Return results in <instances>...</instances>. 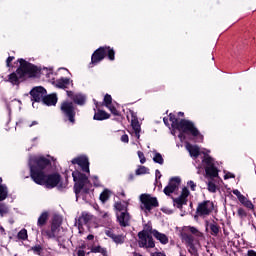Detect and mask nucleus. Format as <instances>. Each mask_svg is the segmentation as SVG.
<instances>
[{"instance_id": "nucleus-1", "label": "nucleus", "mask_w": 256, "mask_h": 256, "mask_svg": "<svg viewBox=\"0 0 256 256\" xmlns=\"http://www.w3.org/2000/svg\"><path fill=\"white\" fill-rule=\"evenodd\" d=\"M53 161V157L45 158L43 156H31L29 160L31 179L37 185H46L48 189H53V187H58V189H63V184L61 183V176L59 174H45V168L47 165Z\"/></svg>"}, {"instance_id": "nucleus-2", "label": "nucleus", "mask_w": 256, "mask_h": 256, "mask_svg": "<svg viewBox=\"0 0 256 256\" xmlns=\"http://www.w3.org/2000/svg\"><path fill=\"white\" fill-rule=\"evenodd\" d=\"M18 63H20V66L16 72L9 75V82L12 83V85H19L25 77H35V75L39 73V68H37V66L23 59H19Z\"/></svg>"}, {"instance_id": "nucleus-3", "label": "nucleus", "mask_w": 256, "mask_h": 256, "mask_svg": "<svg viewBox=\"0 0 256 256\" xmlns=\"http://www.w3.org/2000/svg\"><path fill=\"white\" fill-rule=\"evenodd\" d=\"M186 149L190 153V156L194 157V159H197L200 153L204 155V159L202 160V162L204 163V165H206L205 171L206 174L209 175V177H217V175H219L215 164H213V158L207 155L208 153H211V151L207 149L201 150L199 149V146L191 145L189 143H186Z\"/></svg>"}, {"instance_id": "nucleus-4", "label": "nucleus", "mask_w": 256, "mask_h": 256, "mask_svg": "<svg viewBox=\"0 0 256 256\" xmlns=\"http://www.w3.org/2000/svg\"><path fill=\"white\" fill-rule=\"evenodd\" d=\"M170 121L172 123L173 129H178L180 134L178 135L180 141H185V134L183 133H191L193 137H199L200 141H203V135L199 133V130L196 129L193 122L189 120H179L176 119L175 114H170Z\"/></svg>"}, {"instance_id": "nucleus-5", "label": "nucleus", "mask_w": 256, "mask_h": 256, "mask_svg": "<svg viewBox=\"0 0 256 256\" xmlns=\"http://www.w3.org/2000/svg\"><path fill=\"white\" fill-rule=\"evenodd\" d=\"M72 177L76 183L74 186L76 198L79 199V197H82L83 199H87V195H89L92 187L91 181L80 171H74Z\"/></svg>"}, {"instance_id": "nucleus-6", "label": "nucleus", "mask_w": 256, "mask_h": 256, "mask_svg": "<svg viewBox=\"0 0 256 256\" xmlns=\"http://www.w3.org/2000/svg\"><path fill=\"white\" fill-rule=\"evenodd\" d=\"M108 56L110 61H115V50L113 48L105 46L98 48L92 55L91 63L92 65H97L100 61L105 59V56Z\"/></svg>"}, {"instance_id": "nucleus-7", "label": "nucleus", "mask_w": 256, "mask_h": 256, "mask_svg": "<svg viewBox=\"0 0 256 256\" xmlns=\"http://www.w3.org/2000/svg\"><path fill=\"white\" fill-rule=\"evenodd\" d=\"M114 207L116 211H118L116 216L121 227H127L129 225V221H131V216L127 212V204L116 202Z\"/></svg>"}, {"instance_id": "nucleus-8", "label": "nucleus", "mask_w": 256, "mask_h": 256, "mask_svg": "<svg viewBox=\"0 0 256 256\" xmlns=\"http://www.w3.org/2000/svg\"><path fill=\"white\" fill-rule=\"evenodd\" d=\"M42 235H46L48 239H55L59 241L61 239V218L55 217L53 219L51 229L42 231Z\"/></svg>"}, {"instance_id": "nucleus-9", "label": "nucleus", "mask_w": 256, "mask_h": 256, "mask_svg": "<svg viewBox=\"0 0 256 256\" xmlns=\"http://www.w3.org/2000/svg\"><path fill=\"white\" fill-rule=\"evenodd\" d=\"M141 206L140 208L142 211H145V213H149L153 207H159V202L157 201V198L149 195V194H142L140 196Z\"/></svg>"}, {"instance_id": "nucleus-10", "label": "nucleus", "mask_w": 256, "mask_h": 256, "mask_svg": "<svg viewBox=\"0 0 256 256\" xmlns=\"http://www.w3.org/2000/svg\"><path fill=\"white\" fill-rule=\"evenodd\" d=\"M183 233L181 234L182 241H185L186 245H193L195 238H193L192 235H195L196 237H203V233H201L197 228L186 226L183 229ZM188 233H192V235H189Z\"/></svg>"}, {"instance_id": "nucleus-11", "label": "nucleus", "mask_w": 256, "mask_h": 256, "mask_svg": "<svg viewBox=\"0 0 256 256\" xmlns=\"http://www.w3.org/2000/svg\"><path fill=\"white\" fill-rule=\"evenodd\" d=\"M61 113L64 115V117H67L70 123H75V105L73 102L64 101L62 102L61 106Z\"/></svg>"}, {"instance_id": "nucleus-12", "label": "nucleus", "mask_w": 256, "mask_h": 256, "mask_svg": "<svg viewBox=\"0 0 256 256\" xmlns=\"http://www.w3.org/2000/svg\"><path fill=\"white\" fill-rule=\"evenodd\" d=\"M138 237L139 247H146L147 249H153V247H155V242L153 241V237L149 235V232H139Z\"/></svg>"}, {"instance_id": "nucleus-13", "label": "nucleus", "mask_w": 256, "mask_h": 256, "mask_svg": "<svg viewBox=\"0 0 256 256\" xmlns=\"http://www.w3.org/2000/svg\"><path fill=\"white\" fill-rule=\"evenodd\" d=\"M213 209H215V205L213 204V202L206 200L198 204L197 215H199L200 217H206V215H209L213 212Z\"/></svg>"}, {"instance_id": "nucleus-14", "label": "nucleus", "mask_w": 256, "mask_h": 256, "mask_svg": "<svg viewBox=\"0 0 256 256\" xmlns=\"http://www.w3.org/2000/svg\"><path fill=\"white\" fill-rule=\"evenodd\" d=\"M32 96V101H35L36 103H40V101L43 102V99L47 95V90L45 88L38 86L31 90L30 92Z\"/></svg>"}, {"instance_id": "nucleus-15", "label": "nucleus", "mask_w": 256, "mask_h": 256, "mask_svg": "<svg viewBox=\"0 0 256 256\" xmlns=\"http://www.w3.org/2000/svg\"><path fill=\"white\" fill-rule=\"evenodd\" d=\"M181 184V178L174 177L171 178L169 184L164 188L165 195H171V193H175L177 189H179V185Z\"/></svg>"}, {"instance_id": "nucleus-16", "label": "nucleus", "mask_w": 256, "mask_h": 256, "mask_svg": "<svg viewBox=\"0 0 256 256\" xmlns=\"http://www.w3.org/2000/svg\"><path fill=\"white\" fill-rule=\"evenodd\" d=\"M73 165H79L83 173H89V159L86 156H81L72 160Z\"/></svg>"}, {"instance_id": "nucleus-17", "label": "nucleus", "mask_w": 256, "mask_h": 256, "mask_svg": "<svg viewBox=\"0 0 256 256\" xmlns=\"http://www.w3.org/2000/svg\"><path fill=\"white\" fill-rule=\"evenodd\" d=\"M189 193V189L183 188L181 195L178 198L174 199L175 207L181 209L183 205H187V198L189 197Z\"/></svg>"}, {"instance_id": "nucleus-18", "label": "nucleus", "mask_w": 256, "mask_h": 256, "mask_svg": "<svg viewBox=\"0 0 256 256\" xmlns=\"http://www.w3.org/2000/svg\"><path fill=\"white\" fill-rule=\"evenodd\" d=\"M67 95L76 105H85V96L83 94H75L71 91H67Z\"/></svg>"}, {"instance_id": "nucleus-19", "label": "nucleus", "mask_w": 256, "mask_h": 256, "mask_svg": "<svg viewBox=\"0 0 256 256\" xmlns=\"http://www.w3.org/2000/svg\"><path fill=\"white\" fill-rule=\"evenodd\" d=\"M153 237H155V239H157V241H160L162 243V245H167V243H169V238L167 237V235L157 231V230H153L152 232Z\"/></svg>"}, {"instance_id": "nucleus-20", "label": "nucleus", "mask_w": 256, "mask_h": 256, "mask_svg": "<svg viewBox=\"0 0 256 256\" xmlns=\"http://www.w3.org/2000/svg\"><path fill=\"white\" fill-rule=\"evenodd\" d=\"M42 103H44V105H48V106L57 105V95L51 94V95L44 96Z\"/></svg>"}, {"instance_id": "nucleus-21", "label": "nucleus", "mask_w": 256, "mask_h": 256, "mask_svg": "<svg viewBox=\"0 0 256 256\" xmlns=\"http://www.w3.org/2000/svg\"><path fill=\"white\" fill-rule=\"evenodd\" d=\"M69 85H71L69 78H60L56 81V87H58V89H67Z\"/></svg>"}, {"instance_id": "nucleus-22", "label": "nucleus", "mask_w": 256, "mask_h": 256, "mask_svg": "<svg viewBox=\"0 0 256 256\" xmlns=\"http://www.w3.org/2000/svg\"><path fill=\"white\" fill-rule=\"evenodd\" d=\"M131 126L134 131L133 134L137 139H139L141 137V125H139V121L135 119L132 120Z\"/></svg>"}, {"instance_id": "nucleus-23", "label": "nucleus", "mask_w": 256, "mask_h": 256, "mask_svg": "<svg viewBox=\"0 0 256 256\" xmlns=\"http://www.w3.org/2000/svg\"><path fill=\"white\" fill-rule=\"evenodd\" d=\"M105 233L107 237H110V239L113 240L114 243H123L124 241L123 236L115 235L111 230H106Z\"/></svg>"}, {"instance_id": "nucleus-24", "label": "nucleus", "mask_w": 256, "mask_h": 256, "mask_svg": "<svg viewBox=\"0 0 256 256\" xmlns=\"http://www.w3.org/2000/svg\"><path fill=\"white\" fill-rule=\"evenodd\" d=\"M110 115L103 111V110H98L95 114H94V120L95 121H104V119H109Z\"/></svg>"}, {"instance_id": "nucleus-25", "label": "nucleus", "mask_w": 256, "mask_h": 256, "mask_svg": "<svg viewBox=\"0 0 256 256\" xmlns=\"http://www.w3.org/2000/svg\"><path fill=\"white\" fill-rule=\"evenodd\" d=\"M48 219H49V213L43 212L38 218V221H37L38 227H43L44 225H46Z\"/></svg>"}, {"instance_id": "nucleus-26", "label": "nucleus", "mask_w": 256, "mask_h": 256, "mask_svg": "<svg viewBox=\"0 0 256 256\" xmlns=\"http://www.w3.org/2000/svg\"><path fill=\"white\" fill-rule=\"evenodd\" d=\"M9 191L7 190V186L0 185V201H5L7 199Z\"/></svg>"}, {"instance_id": "nucleus-27", "label": "nucleus", "mask_w": 256, "mask_h": 256, "mask_svg": "<svg viewBox=\"0 0 256 256\" xmlns=\"http://www.w3.org/2000/svg\"><path fill=\"white\" fill-rule=\"evenodd\" d=\"M91 219H92L91 214L83 212L79 218V222L80 223H89V221H91Z\"/></svg>"}, {"instance_id": "nucleus-28", "label": "nucleus", "mask_w": 256, "mask_h": 256, "mask_svg": "<svg viewBox=\"0 0 256 256\" xmlns=\"http://www.w3.org/2000/svg\"><path fill=\"white\" fill-rule=\"evenodd\" d=\"M153 161H154V163H158L159 165H163L164 160H163V156L161 155V153L155 152L154 157H153Z\"/></svg>"}, {"instance_id": "nucleus-29", "label": "nucleus", "mask_w": 256, "mask_h": 256, "mask_svg": "<svg viewBox=\"0 0 256 256\" xmlns=\"http://www.w3.org/2000/svg\"><path fill=\"white\" fill-rule=\"evenodd\" d=\"M91 253H101L102 255H107V250L101 246H94L91 249Z\"/></svg>"}, {"instance_id": "nucleus-30", "label": "nucleus", "mask_w": 256, "mask_h": 256, "mask_svg": "<svg viewBox=\"0 0 256 256\" xmlns=\"http://www.w3.org/2000/svg\"><path fill=\"white\" fill-rule=\"evenodd\" d=\"M7 213H9V207H7L5 203L0 202V216L4 217Z\"/></svg>"}, {"instance_id": "nucleus-31", "label": "nucleus", "mask_w": 256, "mask_h": 256, "mask_svg": "<svg viewBox=\"0 0 256 256\" xmlns=\"http://www.w3.org/2000/svg\"><path fill=\"white\" fill-rule=\"evenodd\" d=\"M18 239H21L22 241H27L28 235H27V229H22L18 232L17 235Z\"/></svg>"}, {"instance_id": "nucleus-32", "label": "nucleus", "mask_w": 256, "mask_h": 256, "mask_svg": "<svg viewBox=\"0 0 256 256\" xmlns=\"http://www.w3.org/2000/svg\"><path fill=\"white\" fill-rule=\"evenodd\" d=\"M147 173H149V168L145 166H139L136 170V175H147Z\"/></svg>"}, {"instance_id": "nucleus-33", "label": "nucleus", "mask_w": 256, "mask_h": 256, "mask_svg": "<svg viewBox=\"0 0 256 256\" xmlns=\"http://www.w3.org/2000/svg\"><path fill=\"white\" fill-rule=\"evenodd\" d=\"M110 191L105 189L101 194H100V201L102 203H105L109 199Z\"/></svg>"}, {"instance_id": "nucleus-34", "label": "nucleus", "mask_w": 256, "mask_h": 256, "mask_svg": "<svg viewBox=\"0 0 256 256\" xmlns=\"http://www.w3.org/2000/svg\"><path fill=\"white\" fill-rule=\"evenodd\" d=\"M209 228L212 232V235H218L219 234V226H217V224L211 223V224H209Z\"/></svg>"}, {"instance_id": "nucleus-35", "label": "nucleus", "mask_w": 256, "mask_h": 256, "mask_svg": "<svg viewBox=\"0 0 256 256\" xmlns=\"http://www.w3.org/2000/svg\"><path fill=\"white\" fill-rule=\"evenodd\" d=\"M113 102V98L111 97V95L106 94L104 97V103H105V107H108L109 105H112L111 103Z\"/></svg>"}, {"instance_id": "nucleus-36", "label": "nucleus", "mask_w": 256, "mask_h": 256, "mask_svg": "<svg viewBox=\"0 0 256 256\" xmlns=\"http://www.w3.org/2000/svg\"><path fill=\"white\" fill-rule=\"evenodd\" d=\"M208 191H210V193L217 192V186L215 185V183H213V182L208 183Z\"/></svg>"}, {"instance_id": "nucleus-37", "label": "nucleus", "mask_w": 256, "mask_h": 256, "mask_svg": "<svg viewBox=\"0 0 256 256\" xmlns=\"http://www.w3.org/2000/svg\"><path fill=\"white\" fill-rule=\"evenodd\" d=\"M188 247H189L188 251H189V253H190L191 255H194V256H197V255H198V254H197V248H195V245H194V244H191V245H189Z\"/></svg>"}, {"instance_id": "nucleus-38", "label": "nucleus", "mask_w": 256, "mask_h": 256, "mask_svg": "<svg viewBox=\"0 0 256 256\" xmlns=\"http://www.w3.org/2000/svg\"><path fill=\"white\" fill-rule=\"evenodd\" d=\"M106 107H107V109H109V111L112 112L113 115H119V111H117V108H115V106H113V104H110Z\"/></svg>"}, {"instance_id": "nucleus-39", "label": "nucleus", "mask_w": 256, "mask_h": 256, "mask_svg": "<svg viewBox=\"0 0 256 256\" xmlns=\"http://www.w3.org/2000/svg\"><path fill=\"white\" fill-rule=\"evenodd\" d=\"M99 217L101 219H106V221H109V213L108 212L100 211L99 212Z\"/></svg>"}, {"instance_id": "nucleus-40", "label": "nucleus", "mask_w": 256, "mask_h": 256, "mask_svg": "<svg viewBox=\"0 0 256 256\" xmlns=\"http://www.w3.org/2000/svg\"><path fill=\"white\" fill-rule=\"evenodd\" d=\"M138 157L140 159V163L143 165L145 163V161H147V159L145 158V154H143V152L138 151Z\"/></svg>"}, {"instance_id": "nucleus-41", "label": "nucleus", "mask_w": 256, "mask_h": 256, "mask_svg": "<svg viewBox=\"0 0 256 256\" xmlns=\"http://www.w3.org/2000/svg\"><path fill=\"white\" fill-rule=\"evenodd\" d=\"M32 251H34L37 255H39L41 251H43V248L41 247V245H36L32 247Z\"/></svg>"}, {"instance_id": "nucleus-42", "label": "nucleus", "mask_w": 256, "mask_h": 256, "mask_svg": "<svg viewBox=\"0 0 256 256\" xmlns=\"http://www.w3.org/2000/svg\"><path fill=\"white\" fill-rule=\"evenodd\" d=\"M238 216H240L241 219L244 217H247V212L243 208L238 209Z\"/></svg>"}, {"instance_id": "nucleus-43", "label": "nucleus", "mask_w": 256, "mask_h": 256, "mask_svg": "<svg viewBox=\"0 0 256 256\" xmlns=\"http://www.w3.org/2000/svg\"><path fill=\"white\" fill-rule=\"evenodd\" d=\"M188 187H190L191 191H195L197 184H195V182H193L192 180L188 181L187 183Z\"/></svg>"}, {"instance_id": "nucleus-44", "label": "nucleus", "mask_w": 256, "mask_h": 256, "mask_svg": "<svg viewBox=\"0 0 256 256\" xmlns=\"http://www.w3.org/2000/svg\"><path fill=\"white\" fill-rule=\"evenodd\" d=\"M93 185L95 187H99L101 184L99 183V178L97 176L92 177Z\"/></svg>"}, {"instance_id": "nucleus-45", "label": "nucleus", "mask_w": 256, "mask_h": 256, "mask_svg": "<svg viewBox=\"0 0 256 256\" xmlns=\"http://www.w3.org/2000/svg\"><path fill=\"white\" fill-rule=\"evenodd\" d=\"M244 207H247V209H254L255 206L253 205V203L250 200H248L244 204Z\"/></svg>"}, {"instance_id": "nucleus-46", "label": "nucleus", "mask_w": 256, "mask_h": 256, "mask_svg": "<svg viewBox=\"0 0 256 256\" xmlns=\"http://www.w3.org/2000/svg\"><path fill=\"white\" fill-rule=\"evenodd\" d=\"M122 143H129V136L127 134H124L121 136Z\"/></svg>"}, {"instance_id": "nucleus-47", "label": "nucleus", "mask_w": 256, "mask_h": 256, "mask_svg": "<svg viewBox=\"0 0 256 256\" xmlns=\"http://www.w3.org/2000/svg\"><path fill=\"white\" fill-rule=\"evenodd\" d=\"M238 200L240 201V203L242 205L246 204L248 201L247 197H245L244 195H242L240 198H238Z\"/></svg>"}, {"instance_id": "nucleus-48", "label": "nucleus", "mask_w": 256, "mask_h": 256, "mask_svg": "<svg viewBox=\"0 0 256 256\" xmlns=\"http://www.w3.org/2000/svg\"><path fill=\"white\" fill-rule=\"evenodd\" d=\"M13 59H15V57H13V56H10L7 58V60H6L7 67H11V61H13Z\"/></svg>"}, {"instance_id": "nucleus-49", "label": "nucleus", "mask_w": 256, "mask_h": 256, "mask_svg": "<svg viewBox=\"0 0 256 256\" xmlns=\"http://www.w3.org/2000/svg\"><path fill=\"white\" fill-rule=\"evenodd\" d=\"M233 194L236 195L238 199L243 196V194H241V192L237 189L233 190Z\"/></svg>"}, {"instance_id": "nucleus-50", "label": "nucleus", "mask_w": 256, "mask_h": 256, "mask_svg": "<svg viewBox=\"0 0 256 256\" xmlns=\"http://www.w3.org/2000/svg\"><path fill=\"white\" fill-rule=\"evenodd\" d=\"M225 179H235V175L234 174H231V173H228L224 176Z\"/></svg>"}, {"instance_id": "nucleus-51", "label": "nucleus", "mask_w": 256, "mask_h": 256, "mask_svg": "<svg viewBox=\"0 0 256 256\" xmlns=\"http://www.w3.org/2000/svg\"><path fill=\"white\" fill-rule=\"evenodd\" d=\"M246 256H256V251L255 250H248Z\"/></svg>"}, {"instance_id": "nucleus-52", "label": "nucleus", "mask_w": 256, "mask_h": 256, "mask_svg": "<svg viewBox=\"0 0 256 256\" xmlns=\"http://www.w3.org/2000/svg\"><path fill=\"white\" fill-rule=\"evenodd\" d=\"M77 255L78 256H85V251L84 250H78Z\"/></svg>"}, {"instance_id": "nucleus-53", "label": "nucleus", "mask_w": 256, "mask_h": 256, "mask_svg": "<svg viewBox=\"0 0 256 256\" xmlns=\"http://www.w3.org/2000/svg\"><path fill=\"white\" fill-rule=\"evenodd\" d=\"M152 256H165V254L161 252H155Z\"/></svg>"}, {"instance_id": "nucleus-54", "label": "nucleus", "mask_w": 256, "mask_h": 256, "mask_svg": "<svg viewBox=\"0 0 256 256\" xmlns=\"http://www.w3.org/2000/svg\"><path fill=\"white\" fill-rule=\"evenodd\" d=\"M156 177L158 179H161V172L159 170H156Z\"/></svg>"}, {"instance_id": "nucleus-55", "label": "nucleus", "mask_w": 256, "mask_h": 256, "mask_svg": "<svg viewBox=\"0 0 256 256\" xmlns=\"http://www.w3.org/2000/svg\"><path fill=\"white\" fill-rule=\"evenodd\" d=\"M21 102H19L18 100H14L12 101V104L11 105H20Z\"/></svg>"}, {"instance_id": "nucleus-56", "label": "nucleus", "mask_w": 256, "mask_h": 256, "mask_svg": "<svg viewBox=\"0 0 256 256\" xmlns=\"http://www.w3.org/2000/svg\"><path fill=\"white\" fill-rule=\"evenodd\" d=\"M94 237H95V236H93V235H88L87 239H88L89 241H91V240L94 239Z\"/></svg>"}, {"instance_id": "nucleus-57", "label": "nucleus", "mask_w": 256, "mask_h": 256, "mask_svg": "<svg viewBox=\"0 0 256 256\" xmlns=\"http://www.w3.org/2000/svg\"><path fill=\"white\" fill-rule=\"evenodd\" d=\"M33 125H37V121H33L32 124L29 125V127H33Z\"/></svg>"}, {"instance_id": "nucleus-58", "label": "nucleus", "mask_w": 256, "mask_h": 256, "mask_svg": "<svg viewBox=\"0 0 256 256\" xmlns=\"http://www.w3.org/2000/svg\"><path fill=\"white\" fill-rule=\"evenodd\" d=\"M163 121H164L165 125H169V124L167 123V119H166V118H164Z\"/></svg>"}, {"instance_id": "nucleus-59", "label": "nucleus", "mask_w": 256, "mask_h": 256, "mask_svg": "<svg viewBox=\"0 0 256 256\" xmlns=\"http://www.w3.org/2000/svg\"><path fill=\"white\" fill-rule=\"evenodd\" d=\"M0 183H3V178H0Z\"/></svg>"}, {"instance_id": "nucleus-60", "label": "nucleus", "mask_w": 256, "mask_h": 256, "mask_svg": "<svg viewBox=\"0 0 256 256\" xmlns=\"http://www.w3.org/2000/svg\"><path fill=\"white\" fill-rule=\"evenodd\" d=\"M178 115H183V112H179Z\"/></svg>"}, {"instance_id": "nucleus-61", "label": "nucleus", "mask_w": 256, "mask_h": 256, "mask_svg": "<svg viewBox=\"0 0 256 256\" xmlns=\"http://www.w3.org/2000/svg\"><path fill=\"white\" fill-rule=\"evenodd\" d=\"M14 256H17V254H15Z\"/></svg>"}]
</instances>
